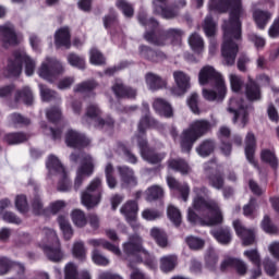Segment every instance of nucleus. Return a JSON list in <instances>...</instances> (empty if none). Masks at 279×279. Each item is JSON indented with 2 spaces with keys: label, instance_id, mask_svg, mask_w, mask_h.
Masks as SVG:
<instances>
[{
  "label": "nucleus",
  "instance_id": "obj_1",
  "mask_svg": "<svg viewBox=\"0 0 279 279\" xmlns=\"http://www.w3.org/2000/svg\"><path fill=\"white\" fill-rule=\"evenodd\" d=\"M209 10L230 11L229 21L225 22L222 26L225 39L221 53L227 66H233L236 53H239L236 40H241V16H245V9H243L241 0H209Z\"/></svg>",
  "mask_w": 279,
  "mask_h": 279
},
{
  "label": "nucleus",
  "instance_id": "obj_2",
  "mask_svg": "<svg viewBox=\"0 0 279 279\" xmlns=\"http://www.w3.org/2000/svg\"><path fill=\"white\" fill-rule=\"evenodd\" d=\"M193 193V208L198 213H209L210 215L205 219L198 220L201 226H219V223H223V214L219 203L213 199H204L208 195V189L204 186L194 187Z\"/></svg>",
  "mask_w": 279,
  "mask_h": 279
},
{
  "label": "nucleus",
  "instance_id": "obj_3",
  "mask_svg": "<svg viewBox=\"0 0 279 279\" xmlns=\"http://www.w3.org/2000/svg\"><path fill=\"white\" fill-rule=\"evenodd\" d=\"M24 72L27 77L36 73V60L32 59L25 51H15L12 58H9L7 64L1 70L3 77H19Z\"/></svg>",
  "mask_w": 279,
  "mask_h": 279
},
{
  "label": "nucleus",
  "instance_id": "obj_4",
  "mask_svg": "<svg viewBox=\"0 0 279 279\" xmlns=\"http://www.w3.org/2000/svg\"><path fill=\"white\" fill-rule=\"evenodd\" d=\"M41 241L39 242V247L44 250L47 258L52 263H60L64 258V253L60 248V239H58V233L51 228L44 227L41 229Z\"/></svg>",
  "mask_w": 279,
  "mask_h": 279
},
{
  "label": "nucleus",
  "instance_id": "obj_5",
  "mask_svg": "<svg viewBox=\"0 0 279 279\" xmlns=\"http://www.w3.org/2000/svg\"><path fill=\"white\" fill-rule=\"evenodd\" d=\"M70 160L71 162H80L81 160V166L76 171V178L74 180V191H80L84 179L90 178L95 171V159L86 153H72L70 155Z\"/></svg>",
  "mask_w": 279,
  "mask_h": 279
},
{
  "label": "nucleus",
  "instance_id": "obj_6",
  "mask_svg": "<svg viewBox=\"0 0 279 279\" xmlns=\"http://www.w3.org/2000/svg\"><path fill=\"white\" fill-rule=\"evenodd\" d=\"M210 130V122L206 120H197L193 122L190 128L183 131L181 135V149L182 151H191L193 143L202 138Z\"/></svg>",
  "mask_w": 279,
  "mask_h": 279
},
{
  "label": "nucleus",
  "instance_id": "obj_7",
  "mask_svg": "<svg viewBox=\"0 0 279 279\" xmlns=\"http://www.w3.org/2000/svg\"><path fill=\"white\" fill-rule=\"evenodd\" d=\"M46 167L49 175H56L59 179L58 191H61V193L69 192L72 187L71 180L69 179L66 170H64V166L60 162V159L53 155L49 156Z\"/></svg>",
  "mask_w": 279,
  "mask_h": 279
},
{
  "label": "nucleus",
  "instance_id": "obj_8",
  "mask_svg": "<svg viewBox=\"0 0 279 279\" xmlns=\"http://www.w3.org/2000/svg\"><path fill=\"white\" fill-rule=\"evenodd\" d=\"M198 82L202 86H206V84L214 86L217 90H219L220 97H223V95L228 93V87H226L223 76L211 65H205L203 69H201Z\"/></svg>",
  "mask_w": 279,
  "mask_h": 279
},
{
  "label": "nucleus",
  "instance_id": "obj_9",
  "mask_svg": "<svg viewBox=\"0 0 279 279\" xmlns=\"http://www.w3.org/2000/svg\"><path fill=\"white\" fill-rule=\"evenodd\" d=\"M183 36L184 31L180 28H169L160 34H156L154 31L146 32L144 38L150 45H155L156 47H165L168 40H171L172 43H180Z\"/></svg>",
  "mask_w": 279,
  "mask_h": 279
},
{
  "label": "nucleus",
  "instance_id": "obj_10",
  "mask_svg": "<svg viewBox=\"0 0 279 279\" xmlns=\"http://www.w3.org/2000/svg\"><path fill=\"white\" fill-rule=\"evenodd\" d=\"M81 202L88 210L95 208L101 202V179L95 178L81 194Z\"/></svg>",
  "mask_w": 279,
  "mask_h": 279
},
{
  "label": "nucleus",
  "instance_id": "obj_11",
  "mask_svg": "<svg viewBox=\"0 0 279 279\" xmlns=\"http://www.w3.org/2000/svg\"><path fill=\"white\" fill-rule=\"evenodd\" d=\"M82 123L83 125L95 123L96 128H105V125L110 128L114 125V120H112V118H107L106 120L101 118L99 105L92 102L86 107V112L82 117Z\"/></svg>",
  "mask_w": 279,
  "mask_h": 279
},
{
  "label": "nucleus",
  "instance_id": "obj_12",
  "mask_svg": "<svg viewBox=\"0 0 279 279\" xmlns=\"http://www.w3.org/2000/svg\"><path fill=\"white\" fill-rule=\"evenodd\" d=\"M62 71H64V66L60 61L53 58H46L37 73L39 77H43V80L53 82V80H56V75H60Z\"/></svg>",
  "mask_w": 279,
  "mask_h": 279
},
{
  "label": "nucleus",
  "instance_id": "obj_13",
  "mask_svg": "<svg viewBox=\"0 0 279 279\" xmlns=\"http://www.w3.org/2000/svg\"><path fill=\"white\" fill-rule=\"evenodd\" d=\"M133 143H137L141 156L143 160H146V162H149L150 165H158V162H162V160H165L166 155L163 153H156L147 146V138L135 136L133 137Z\"/></svg>",
  "mask_w": 279,
  "mask_h": 279
},
{
  "label": "nucleus",
  "instance_id": "obj_14",
  "mask_svg": "<svg viewBox=\"0 0 279 279\" xmlns=\"http://www.w3.org/2000/svg\"><path fill=\"white\" fill-rule=\"evenodd\" d=\"M228 112L233 114V123H236L240 119L241 128L247 125V107L241 98H231L229 101Z\"/></svg>",
  "mask_w": 279,
  "mask_h": 279
},
{
  "label": "nucleus",
  "instance_id": "obj_15",
  "mask_svg": "<svg viewBox=\"0 0 279 279\" xmlns=\"http://www.w3.org/2000/svg\"><path fill=\"white\" fill-rule=\"evenodd\" d=\"M65 143L68 147L77 149L80 147H88L90 140L86 135L71 129L65 134Z\"/></svg>",
  "mask_w": 279,
  "mask_h": 279
},
{
  "label": "nucleus",
  "instance_id": "obj_16",
  "mask_svg": "<svg viewBox=\"0 0 279 279\" xmlns=\"http://www.w3.org/2000/svg\"><path fill=\"white\" fill-rule=\"evenodd\" d=\"M121 215H123L132 226L133 230H138V225L136 223V215L138 214V204L134 201L126 202L121 208H120Z\"/></svg>",
  "mask_w": 279,
  "mask_h": 279
},
{
  "label": "nucleus",
  "instance_id": "obj_17",
  "mask_svg": "<svg viewBox=\"0 0 279 279\" xmlns=\"http://www.w3.org/2000/svg\"><path fill=\"white\" fill-rule=\"evenodd\" d=\"M112 93L118 99H135L136 89L123 84V81L117 78L111 86Z\"/></svg>",
  "mask_w": 279,
  "mask_h": 279
},
{
  "label": "nucleus",
  "instance_id": "obj_18",
  "mask_svg": "<svg viewBox=\"0 0 279 279\" xmlns=\"http://www.w3.org/2000/svg\"><path fill=\"white\" fill-rule=\"evenodd\" d=\"M173 77L178 88L172 89V95L180 97L191 88V76L182 71H175Z\"/></svg>",
  "mask_w": 279,
  "mask_h": 279
},
{
  "label": "nucleus",
  "instance_id": "obj_19",
  "mask_svg": "<svg viewBox=\"0 0 279 279\" xmlns=\"http://www.w3.org/2000/svg\"><path fill=\"white\" fill-rule=\"evenodd\" d=\"M233 228H234L238 236H240L242 239L243 245H245V246L254 245V241H256L254 230L246 229L245 227H243V223L240 222V220L233 221Z\"/></svg>",
  "mask_w": 279,
  "mask_h": 279
},
{
  "label": "nucleus",
  "instance_id": "obj_20",
  "mask_svg": "<svg viewBox=\"0 0 279 279\" xmlns=\"http://www.w3.org/2000/svg\"><path fill=\"white\" fill-rule=\"evenodd\" d=\"M1 40L4 47L8 45H17L19 38L16 37V31L14 29V25L10 22L0 26Z\"/></svg>",
  "mask_w": 279,
  "mask_h": 279
},
{
  "label": "nucleus",
  "instance_id": "obj_21",
  "mask_svg": "<svg viewBox=\"0 0 279 279\" xmlns=\"http://www.w3.org/2000/svg\"><path fill=\"white\" fill-rule=\"evenodd\" d=\"M118 171L121 178L122 187L125 189L128 186H136L138 181L136 180V175L134 174V170L128 166H119Z\"/></svg>",
  "mask_w": 279,
  "mask_h": 279
},
{
  "label": "nucleus",
  "instance_id": "obj_22",
  "mask_svg": "<svg viewBox=\"0 0 279 279\" xmlns=\"http://www.w3.org/2000/svg\"><path fill=\"white\" fill-rule=\"evenodd\" d=\"M54 45L57 48L71 49V29L69 26H63L54 33Z\"/></svg>",
  "mask_w": 279,
  "mask_h": 279
},
{
  "label": "nucleus",
  "instance_id": "obj_23",
  "mask_svg": "<svg viewBox=\"0 0 279 279\" xmlns=\"http://www.w3.org/2000/svg\"><path fill=\"white\" fill-rule=\"evenodd\" d=\"M141 250H143V239L138 234L130 236L129 241L123 244V252L126 256H134Z\"/></svg>",
  "mask_w": 279,
  "mask_h": 279
},
{
  "label": "nucleus",
  "instance_id": "obj_24",
  "mask_svg": "<svg viewBox=\"0 0 279 279\" xmlns=\"http://www.w3.org/2000/svg\"><path fill=\"white\" fill-rule=\"evenodd\" d=\"M144 112L145 117H142L138 123V134L135 136H140V138H145V131L147 128H156V120L149 117V105L144 104Z\"/></svg>",
  "mask_w": 279,
  "mask_h": 279
},
{
  "label": "nucleus",
  "instance_id": "obj_25",
  "mask_svg": "<svg viewBox=\"0 0 279 279\" xmlns=\"http://www.w3.org/2000/svg\"><path fill=\"white\" fill-rule=\"evenodd\" d=\"M228 267H233L239 276H245L247 274V264L242 259L232 257L225 259L220 265V269L221 271H226Z\"/></svg>",
  "mask_w": 279,
  "mask_h": 279
},
{
  "label": "nucleus",
  "instance_id": "obj_26",
  "mask_svg": "<svg viewBox=\"0 0 279 279\" xmlns=\"http://www.w3.org/2000/svg\"><path fill=\"white\" fill-rule=\"evenodd\" d=\"M87 243L90 245V247H94V250L102 247V250H108V252H112V254H116V256H121V248L110 243L106 239H89L87 240Z\"/></svg>",
  "mask_w": 279,
  "mask_h": 279
},
{
  "label": "nucleus",
  "instance_id": "obj_27",
  "mask_svg": "<svg viewBox=\"0 0 279 279\" xmlns=\"http://www.w3.org/2000/svg\"><path fill=\"white\" fill-rule=\"evenodd\" d=\"M255 149H256V136H254V133L248 132L245 137V156L252 166L258 167V165L254 160Z\"/></svg>",
  "mask_w": 279,
  "mask_h": 279
},
{
  "label": "nucleus",
  "instance_id": "obj_28",
  "mask_svg": "<svg viewBox=\"0 0 279 279\" xmlns=\"http://www.w3.org/2000/svg\"><path fill=\"white\" fill-rule=\"evenodd\" d=\"M153 4L155 14H160L163 19H175V16H178V11L165 8L167 0H155Z\"/></svg>",
  "mask_w": 279,
  "mask_h": 279
},
{
  "label": "nucleus",
  "instance_id": "obj_29",
  "mask_svg": "<svg viewBox=\"0 0 279 279\" xmlns=\"http://www.w3.org/2000/svg\"><path fill=\"white\" fill-rule=\"evenodd\" d=\"M10 269H14L19 274H25V266L21 263H14L8 257H0V276H5Z\"/></svg>",
  "mask_w": 279,
  "mask_h": 279
},
{
  "label": "nucleus",
  "instance_id": "obj_30",
  "mask_svg": "<svg viewBox=\"0 0 279 279\" xmlns=\"http://www.w3.org/2000/svg\"><path fill=\"white\" fill-rule=\"evenodd\" d=\"M140 53L146 60H150V62H162L167 60V54L160 50H151V48L147 46L140 47Z\"/></svg>",
  "mask_w": 279,
  "mask_h": 279
},
{
  "label": "nucleus",
  "instance_id": "obj_31",
  "mask_svg": "<svg viewBox=\"0 0 279 279\" xmlns=\"http://www.w3.org/2000/svg\"><path fill=\"white\" fill-rule=\"evenodd\" d=\"M153 108L158 114L166 117V119H171V117H173V108L171 107V104L162 98L155 99Z\"/></svg>",
  "mask_w": 279,
  "mask_h": 279
},
{
  "label": "nucleus",
  "instance_id": "obj_32",
  "mask_svg": "<svg viewBox=\"0 0 279 279\" xmlns=\"http://www.w3.org/2000/svg\"><path fill=\"white\" fill-rule=\"evenodd\" d=\"M14 99L16 104L23 101L26 106H32L34 104V92L29 86H24L15 92Z\"/></svg>",
  "mask_w": 279,
  "mask_h": 279
},
{
  "label": "nucleus",
  "instance_id": "obj_33",
  "mask_svg": "<svg viewBox=\"0 0 279 279\" xmlns=\"http://www.w3.org/2000/svg\"><path fill=\"white\" fill-rule=\"evenodd\" d=\"M178 267V256L175 255H166L159 259V268L163 274H169Z\"/></svg>",
  "mask_w": 279,
  "mask_h": 279
},
{
  "label": "nucleus",
  "instance_id": "obj_34",
  "mask_svg": "<svg viewBox=\"0 0 279 279\" xmlns=\"http://www.w3.org/2000/svg\"><path fill=\"white\" fill-rule=\"evenodd\" d=\"M146 84L149 90H160L167 86V81L154 73L146 74Z\"/></svg>",
  "mask_w": 279,
  "mask_h": 279
},
{
  "label": "nucleus",
  "instance_id": "obj_35",
  "mask_svg": "<svg viewBox=\"0 0 279 279\" xmlns=\"http://www.w3.org/2000/svg\"><path fill=\"white\" fill-rule=\"evenodd\" d=\"M253 20L255 21V25H257L258 29H265L267 27V23L271 20V13L263 10H255L253 12Z\"/></svg>",
  "mask_w": 279,
  "mask_h": 279
},
{
  "label": "nucleus",
  "instance_id": "obj_36",
  "mask_svg": "<svg viewBox=\"0 0 279 279\" xmlns=\"http://www.w3.org/2000/svg\"><path fill=\"white\" fill-rule=\"evenodd\" d=\"M168 186L170 189H175L181 193V197L183 202H189V193L191 192V189H189V184H180L178 180L173 177H168L167 178Z\"/></svg>",
  "mask_w": 279,
  "mask_h": 279
},
{
  "label": "nucleus",
  "instance_id": "obj_37",
  "mask_svg": "<svg viewBox=\"0 0 279 279\" xmlns=\"http://www.w3.org/2000/svg\"><path fill=\"white\" fill-rule=\"evenodd\" d=\"M95 88H97V82L85 81L74 86V93H81V95H90L95 97Z\"/></svg>",
  "mask_w": 279,
  "mask_h": 279
},
{
  "label": "nucleus",
  "instance_id": "obj_38",
  "mask_svg": "<svg viewBox=\"0 0 279 279\" xmlns=\"http://www.w3.org/2000/svg\"><path fill=\"white\" fill-rule=\"evenodd\" d=\"M211 234L221 245H229V243L232 241V233L228 228L213 230Z\"/></svg>",
  "mask_w": 279,
  "mask_h": 279
},
{
  "label": "nucleus",
  "instance_id": "obj_39",
  "mask_svg": "<svg viewBox=\"0 0 279 279\" xmlns=\"http://www.w3.org/2000/svg\"><path fill=\"white\" fill-rule=\"evenodd\" d=\"M169 167L174 171H179L182 175H189V172L191 171V166H189L184 159H171L169 161Z\"/></svg>",
  "mask_w": 279,
  "mask_h": 279
},
{
  "label": "nucleus",
  "instance_id": "obj_40",
  "mask_svg": "<svg viewBox=\"0 0 279 279\" xmlns=\"http://www.w3.org/2000/svg\"><path fill=\"white\" fill-rule=\"evenodd\" d=\"M246 97L250 101H258L260 99V87L254 81L246 84Z\"/></svg>",
  "mask_w": 279,
  "mask_h": 279
},
{
  "label": "nucleus",
  "instance_id": "obj_41",
  "mask_svg": "<svg viewBox=\"0 0 279 279\" xmlns=\"http://www.w3.org/2000/svg\"><path fill=\"white\" fill-rule=\"evenodd\" d=\"M150 236L156 241L159 247H167V233L160 228L154 227L150 229Z\"/></svg>",
  "mask_w": 279,
  "mask_h": 279
},
{
  "label": "nucleus",
  "instance_id": "obj_42",
  "mask_svg": "<svg viewBox=\"0 0 279 279\" xmlns=\"http://www.w3.org/2000/svg\"><path fill=\"white\" fill-rule=\"evenodd\" d=\"M90 256L94 265H98L99 267H108V265H110V258L101 254L99 248H94Z\"/></svg>",
  "mask_w": 279,
  "mask_h": 279
},
{
  "label": "nucleus",
  "instance_id": "obj_43",
  "mask_svg": "<svg viewBox=\"0 0 279 279\" xmlns=\"http://www.w3.org/2000/svg\"><path fill=\"white\" fill-rule=\"evenodd\" d=\"M86 245L84 244V241H76L73 244L72 247V255L74 256V258H77V260H86Z\"/></svg>",
  "mask_w": 279,
  "mask_h": 279
},
{
  "label": "nucleus",
  "instance_id": "obj_44",
  "mask_svg": "<svg viewBox=\"0 0 279 279\" xmlns=\"http://www.w3.org/2000/svg\"><path fill=\"white\" fill-rule=\"evenodd\" d=\"M189 45L195 53H202L204 51V39L197 33L190 36Z\"/></svg>",
  "mask_w": 279,
  "mask_h": 279
},
{
  "label": "nucleus",
  "instance_id": "obj_45",
  "mask_svg": "<svg viewBox=\"0 0 279 279\" xmlns=\"http://www.w3.org/2000/svg\"><path fill=\"white\" fill-rule=\"evenodd\" d=\"M27 138H29V135L25 133H9L4 136V141L9 145H19L21 143H25Z\"/></svg>",
  "mask_w": 279,
  "mask_h": 279
},
{
  "label": "nucleus",
  "instance_id": "obj_46",
  "mask_svg": "<svg viewBox=\"0 0 279 279\" xmlns=\"http://www.w3.org/2000/svg\"><path fill=\"white\" fill-rule=\"evenodd\" d=\"M39 93L43 101H53V99H59L58 93L56 90L47 87V85L39 84Z\"/></svg>",
  "mask_w": 279,
  "mask_h": 279
},
{
  "label": "nucleus",
  "instance_id": "obj_47",
  "mask_svg": "<svg viewBox=\"0 0 279 279\" xmlns=\"http://www.w3.org/2000/svg\"><path fill=\"white\" fill-rule=\"evenodd\" d=\"M72 221L76 228H84L87 223L86 214L82 209H74L71 213Z\"/></svg>",
  "mask_w": 279,
  "mask_h": 279
},
{
  "label": "nucleus",
  "instance_id": "obj_48",
  "mask_svg": "<svg viewBox=\"0 0 279 279\" xmlns=\"http://www.w3.org/2000/svg\"><path fill=\"white\" fill-rule=\"evenodd\" d=\"M215 150V142L210 140L204 141L197 148L196 151L198 156L206 158V156H210L211 151Z\"/></svg>",
  "mask_w": 279,
  "mask_h": 279
},
{
  "label": "nucleus",
  "instance_id": "obj_49",
  "mask_svg": "<svg viewBox=\"0 0 279 279\" xmlns=\"http://www.w3.org/2000/svg\"><path fill=\"white\" fill-rule=\"evenodd\" d=\"M203 29L206 36H215L217 32V22L213 21V15H207L204 21Z\"/></svg>",
  "mask_w": 279,
  "mask_h": 279
},
{
  "label": "nucleus",
  "instance_id": "obj_50",
  "mask_svg": "<svg viewBox=\"0 0 279 279\" xmlns=\"http://www.w3.org/2000/svg\"><path fill=\"white\" fill-rule=\"evenodd\" d=\"M167 213L170 221H172L174 226H180V223H182V214L175 206L169 205Z\"/></svg>",
  "mask_w": 279,
  "mask_h": 279
},
{
  "label": "nucleus",
  "instance_id": "obj_51",
  "mask_svg": "<svg viewBox=\"0 0 279 279\" xmlns=\"http://www.w3.org/2000/svg\"><path fill=\"white\" fill-rule=\"evenodd\" d=\"M118 153L123 154L124 160H126V162H130V165H136V162H138V157H136V155H134L132 150L128 149L123 145L118 146Z\"/></svg>",
  "mask_w": 279,
  "mask_h": 279
},
{
  "label": "nucleus",
  "instance_id": "obj_52",
  "mask_svg": "<svg viewBox=\"0 0 279 279\" xmlns=\"http://www.w3.org/2000/svg\"><path fill=\"white\" fill-rule=\"evenodd\" d=\"M116 5L128 19L134 16V7H132L126 0H118Z\"/></svg>",
  "mask_w": 279,
  "mask_h": 279
},
{
  "label": "nucleus",
  "instance_id": "obj_53",
  "mask_svg": "<svg viewBox=\"0 0 279 279\" xmlns=\"http://www.w3.org/2000/svg\"><path fill=\"white\" fill-rule=\"evenodd\" d=\"M165 195L162 187L154 185L147 190V201L154 202V199H160Z\"/></svg>",
  "mask_w": 279,
  "mask_h": 279
},
{
  "label": "nucleus",
  "instance_id": "obj_54",
  "mask_svg": "<svg viewBox=\"0 0 279 279\" xmlns=\"http://www.w3.org/2000/svg\"><path fill=\"white\" fill-rule=\"evenodd\" d=\"M68 62L71 66H76V69H86V60L75 53L68 56Z\"/></svg>",
  "mask_w": 279,
  "mask_h": 279
},
{
  "label": "nucleus",
  "instance_id": "obj_55",
  "mask_svg": "<svg viewBox=\"0 0 279 279\" xmlns=\"http://www.w3.org/2000/svg\"><path fill=\"white\" fill-rule=\"evenodd\" d=\"M142 217L146 221H156V219H160V217H162V211L158 209L146 208L142 211Z\"/></svg>",
  "mask_w": 279,
  "mask_h": 279
},
{
  "label": "nucleus",
  "instance_id": "obj_56",
  "mask_svg": "<svg viewBox=\"0 0 279 279\" xmlns=\"http://www.w3.org/2000/svg\"><path fill=\"white\" fill-rule=\"evenodd\" d=\"M262 160L264 162H268L272 169H276L278 167V159L276 158V155L271 150H263L262 151Z\"/></svg>",
  "mask_w": 279,
  "mask_h": 279
},
{
  "label": "nucleus",
  "instance_id": "obj_57",
  "mask_svg": "<svg viewBox=\"0 0 279 279\" xmlns=\"http://www.w3.org/2000/svg\"><path fill=\"white\" fill-rule=\"evenodd\" d=\"M141 25H144L147 27V29H156L158 27V21L154 19H148L147 20V14L146 13H140L137 16Z\"/></svg>",
  "mask_w": 279,
  "mask_h": 279
},
{
  "label": "nucleus",
  "instance_id": "obj_58",
  "mask_svg": "<svg viewBox=\"0 0 279 279\" xmlns=\"http://www.w3.org/2000/svg\"><path fill=\"white\" fill-rule=\"evenodd\" d=\"M215 89H203V97L207 99V101H215V99H223L226 97V93L223 96L219 95V89L214 86Z\"/></svg>",
  "mask_w": 279,
  "mask_h": 279
},
{
  "label": "nucleus",
  "instance_id": "obj_59",
  "mask_svg": "<svg viewBox=\"0 0 279 279\" xmlns=\"http://www.w3.org/2000/svg\"><path fill=\"white\" fill-rule=\"evenodd\" d=\"M229 80L231 84V90H233V93L241 92V88H243V78L236 74H230Z\"/></svg>",
  "mask_w": 279,
  "mask_h": 279
},
{
  "label": "nucleus",
  "instance_id": "obj_60",
  "mask_svg": "<svg viewBox=\"0 0 279 279\" xmlns=\"http://www.w3.org/2000/svg\"><path fill=\"white\" fill-rule=\"evenodd\" d=\"M244 256L248 258L253 265H256V267H260V254L258 253V250L253 248L248 251H244Z\"/></svg>",
  "mask_w": 279,
  "mask_h": 279
},
{
  "label": "nucleus",
  "instance_id": "obj_61",
  "mask_svg": "<svg viewBox=\"0 0 279 279\" xmlns=\"http://www.w3.org/2000/svg\"><path fill=\"white\" fill-rule=\"evenodd\" d=\"M89 60L93 64H96L97 66L105 64L106 59L104 58V54L100 53L99 50L96 48H93L89 52Z\"/></svg>",
  "mask_w": 279,
  "mask_h": 279
},
{
  "label": "nucleus",
  "instance_id": "obj_62",
  "mask_svg": "<svg viewBox=\"0 0 279 279\" xmlns=\"http://www.w3.org/2000/svg\"><path fill=\"white\" fill-rule=\"evenodd\" d=\"M199 96L195 93L191 94L187 98V106L194 114H199V107L198 104Z\"/></svg>",
  "mask_w": 279,
  "mask_h": 279
},
{
  "label": "nucleus",
  "instance_id": "obj_63",
  "mask_svg": "<svg viewBox=\"0 0 279 279\" xmlns=\"http://www.w3.org/2000/svg\"><path fill=\"white\" fill-rule=\"evenodd\" d=\"M65 279H77V266L74 263H68L64 267Z\"/></svg>",
  "mask_w": 279,
  "mask_h": 279
},
{
  "label": "nucleus",
  "instance_id": "obj_64",
  "mask_svg": "<svg viewBox=\"0 0 279 279\" xmlns=\"http://www.w3.org/2000/svg\"><path fill=\"white\" fill-rule=\"evenodd\" d=\"M186 243L191 250H202L204 247V240L195 236L186 238Z\"/></svg>",
  "mask_w": 279,
  "mask_h": 279
}]
</instances>
